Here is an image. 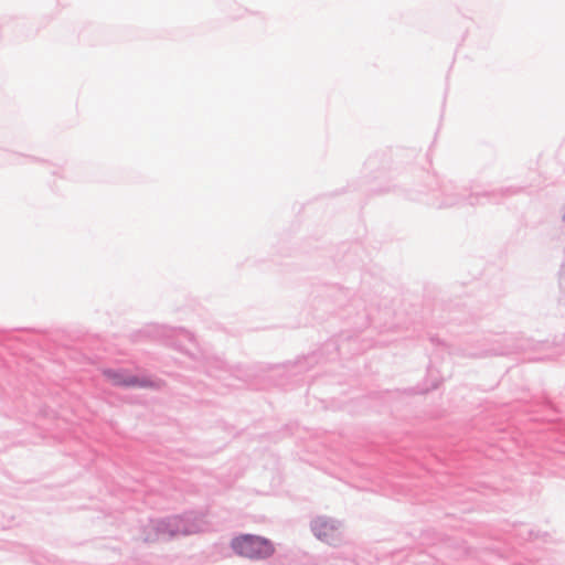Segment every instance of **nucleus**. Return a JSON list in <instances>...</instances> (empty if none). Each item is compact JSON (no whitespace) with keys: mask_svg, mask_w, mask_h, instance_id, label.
Wrapping results in <instances>:
<instances>
[{"mask_svg":"<svg viewBox=\"0 0 565 565\" xmlns=\"http://www.w3.org/2000/svg\"><path fill=\"white\" fill-rule=\"evenodd\" d=\"M232 547L238 555L248 558L268 557L274 552L273 545L269 541L249 534L234 539Z\"/></svg>","mask_w":565,"mask_h":565,"instance_id":"f257e3e1","label":"nucleus"},{"mask_svg":"<svg viewBox=\"0 0 565 565\" xmlns=\"http://www.w3.org/2000/svg\"><path fill=\"white\" fill-rule=\"evenodd\" d=\"M103 375L113 385L126 388H147L157 385L147 376H139L124 370L107 369L103 371Z\"/></svg>","mask_w":565,"mask_h":565,"instance_id":"f03ea898","label":"nucleus"},{"mask_svg":"<svg viewBox=\"0 0 565 565\" xmlns=\"http://www.w3.org/2000/svg\"><path fill=\"white\" fill-rule=\"evenodd\" d=\"M311 529L317 536L322 542L328 544H335L340 541L341 532L339 525L327 518L319 516L313 520L311 524Z\"/></svg>","mask_w":565,"mask_h":565,"instance_id":"7ed1b4c3","label":"nucleus"}]
</instances>
